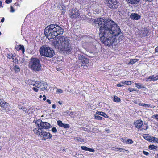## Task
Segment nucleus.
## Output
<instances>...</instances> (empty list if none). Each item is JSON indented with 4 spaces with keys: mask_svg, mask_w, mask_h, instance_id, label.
<instances>
[{
    "mask_svg": "<svg viewBox=\"0 0 158 158\" xmlns=\"http://www.w3.org/2000/svg\"><path fill=\"white\" fill-rule=\"evenodd\" d=\"M97 28L99 27V35L102 43L109 47L112 46L115 38L121 32L119 26L113 21L102 18H97L94 22Z\"/></svg>",
    "mask_w": 158,
    "mask_h": 158,
    "instance_id": "f257e3e1",
    "label": "nucleus"
},
{
    "mask_svg": "<svg viewBox=\"0 0 158 158\" xmlns=\"http://www.w3.org/2000/svg\"><path fill=\"white\" fill-rule=\"evenodd\" d=\"M52 45L66 54H71L73 50L70 40L68 37L63 35H60L53 39L52 42Z\"/></svg>",
    "mask_w": 158,
    "mask_h": 158,
    "instance_id": "f03ea898",
    "label": "nucleus"
},
{
    "mask_svg": "<svg viewBox=\"0 0 158 158\" xmlns=\"http://www.w3.org/2000/svg\"><path fill=\"white\" fill-rule=\"evenodd\" d=\"M64 31V30L61 27L56 24L49 25L44 30V34L49 40L62 34Z\"/></svg>",
    "mask_w": 158,
    "mask_h": 158,
    "instance_id": "7ed1b4c3",
    "label": "nucleus"
},
{
    "mask_svg": "<svg viewBox=\"0 0 158 158\" xmlns=\"http://www.w3.org/2000/svg\"><path fill=\"white\" fill-rule=\"evenodd\" d=\"M37 128L33 130L34 133L36 131H43V130L48 129L50 128V124L46 122H43L40 119L36 120L35 122Z\"/></svg>",
    "mask_w": 158,
    "mask_h": 158,
    "instance_id": "20e7f679",
    "label": "nucleus"
},
{
    "mask_svg": "<svg viewBox=\"0 0 158 158\" xmlns=\"http://www.w3.org/2000/svg\"><path fill=\"white\" fill-rule=\"evenodd\" d=\"M31 69L35 72L39 71L41 70V65L40 60L36 58H32L29 64Z\"/></svg>",
    "mask_w": 158,
    "mask_h": 158,
    "instance_id": "39448f33",
    "label": "nucleus"
},
{
    "mask_svg": "<svg viewBox=\"0 0 158 158\" xmlns=\"http://www.w3.org/2000/svg\"><path fill=\"white\" fill-rule=\"evenodd\" d=\"M40 55L42 56L51 58L53 56L54 51L49 47H41L40 49Z\"/></svg>",
    "mask_w": 158,
    "mask_h": 158,
    "instance_id": "423d86ee",
    "label": "nucleus"
},
{
    "mask_svg": "<svg viewBox=\"0 0 158 158\" xmlns=\"http://www.w3.org/2000/svg\"><path fill=\"white\" fill-rule=\"evenodd\" d=\"M36 131V132L34 133L40 137L42 138V140L45 141L47 139H51L52 136V135L48 132H47L44 131Z\"/></svg>",
    "mask_w": 158,
    "mask_h": 158,
    "instance_id": "0eeeda50",
    "label": "nucleus"
},
{
    "mask_svg": "<svg viewBox=\"0 0 158 158\" xmlns=\"http://www.w3.org/2000/svg\"><path fill=\"white\" fill-rule=\"evenodd\" d=\"M104 2L107 6L112 10L117 9L119 6L118 0H104Z\"/></svg>",
    "mask_w": 158,
    "mask_h": 158,
    "instance_id": "6e6552de",
    "label": "nucleus"
},
{
    "mask_svg": "<svg viewBox=\"0 0 158 158\" xmlns=\"http://www.w3.org/2000/svg\"><path fill=\"white\" fill-rule=\"evenodd\" d=\"M69 15L72 19H75L78 18L80 14L78 10L76 8H73L70 10L69 12Z\"/></svg>",
    "mask_w": 158,
    "mask_h": 158,
    "instance_id": "1a4fd4ad",
    "label": "nucleus"
},
{
    "mask_svg": "<svg viewBox=\"0 0 158 158\" xmlns=\"http://www.w3.org/2000/svg\"><path fill=\"white\" fill-rule=\"evenodd\" d=\"M0 106L2 110L7 112L10 111V106L8 103L6 102L2 98H0Z\"/></svg>",
    "mask_w": 158,
    "mask_h": 158,
    "instance_id": "9d476101",
    "label": "nucleus"
},
{
    "mask_svg": "<svg viewBox=\"0 0 158 158\" xmlns=\"http://www.w3.org/2000/svg\"><path fill=\"white\" fill-rule=\"evenodd\" d=\"M79 60L80 61L81 65V66L86 67V68L85 69H87L88 67L85 66V65L88 64L89 62V60L88 58L85 57V56L82 55H80L78 57Z\"/></svg>",
    "mask_w": 158,
    "mask_h": 158,
    "instance_id": "9b49d317",
    "label": "nucleus"
},
{
    "mask_svg": "<svg viewBox=\"0 0 158 158\" xmlns=\"http://www.w3.org/2000/svg\"><path fill=\"white\" fill-rule=\"evenodd\" d=\"M32 85L36 88L41 89V90H44L46 88L44 86V84L42 82L40 81H36L35 82V83L32 84Z\"/></svg>",
    "mask_w": 158,
    "mask_h": 158,
    "instance_id": "f8f14e48",
    "label": "nucleus"
},
{
    "mask_svg": "<svg viewBox=\"0 0 158 158\" xmlns=\"http://www.w3.org/2000/svg\"><path fill=\"white\" fill-rule=\"evenodd\" d=\"M16 55L13 54L12 53H9L7 54V57L8 59L10 60L12 59L13 62L15 64H17L18 62V59L16 57Z\"/></svg>",
    "mask_w": 158,
    "mask_h": 158,
    "instance_id": "ddd939ff",
    "label": "nucleus"
},
{
    "mask_svg": "<svg viewBox=\"0 0 158 158\" xmlns=\"http://www.w3.org/2000/svg\"><path fill=\"white\" fill-rule=\"evenodd\" d=\"M143 124V122L141 120H139L135 121L134 122V125L135 127L138 129L140 128Z\"/></svg>",
    "mask_w": 158,
    "mask_h": 158,
    "instance_id": "4468645a",
    "label": "nucleus"
},
{
    "mask_svg": "<svg viewBox=\"0 0 158 158\" xmlns=\"http://www.w3.org/2000/svg\"><path fill=\"white\" fill-rule=\"evenodd\" d=\"M15 49L18 51L21 50L23 54H24L25 52V48L23 45H16L15 46Z\"/></svg>",
    "mask_w": 158,
    "mask_h": 158,
    "instance_id": "2eb2a0df",
    "label": "nucleus"
},
{
    "mask_svg": "<svg viewBox=\"0 0 158 158\" xmlns=\"http://www.w3.org/2000/svg\"><path fill=\"white\" fill-rule=\"evenodd\" d=\"M130 17L132 19L138 20L141 17L140 15L136 13H132L130 15Z\"/></svg>",
    "mask_w": 158,
    "mask_h": 158,
    "instance_id": "dca6fc26",
    "label": "nucleus"
},
{
    "mask_svg": "<svg viewBox=\"0 0 158 158\" xmlns=\"http://www.w3.org/2000/svg\"><path fill=\"white\" fill-rule=\"evenodd\" d=\"M156 80L154 75H151L148 77L146 78V82H151L156 81Z\"/></svg>",
    "mask_w": 158,
    "mask_h": 158,
    "instance_id": "f3484780",
    "label": "nucleus"
},
{
    "mask_svg": "<svg viewBox=\"0 0 158 158\" xmlns=\"http://www.w3.org/2000/svg\"><path fill=\"white\" fill-rule=\"evenodd\" d=\"M139 105L140 106H142L145 108H154L155 107L154 106H151L150 104H145L144 103H140L139 104Z\"/></svg>",
    "mask_w": 158,
    "mask_h": 158,
    "instance_id": "a211bd4d",
    "label": "nucleus"
},
{
    "mask_svg": "<svg viewBox=\"0 0 158 158\" xmlns=\"http://www.w3.org/2000/svg\"><path fill=\"white\" fill-rule=\"evenodd\" d=\"M82 150L85 151H89L92 152H94L95 150L91 148H89L86 146H82L81 147Z\"/></svg>",
    "mask_w": 158,
    "mask_h": 158,
    "instance_id": "6ab92c4d",
    "label": "nucleus"
},
{
    "mask_svg": "<svg viewBox=\"0 0 158 158\" xmlns=\"http://www.w3.org/2000/svg\"><path fill=\"white\" fill-rule=\"evenodd\" d=\"M96 114L102 116L105 118H109V116L105 113L103 112L97 111Z\"/></svg>",
    "mask_w": 158,
    "mask_h": 158,
    "instance_id": "aec40b11",
    "label": "nucleus"
},
{
    "mask_svg": "<svg viewBox=\"0 0 158 158\" xmlns=\"http://www.w3.org/2000/svg\"><path fill=\"white\" fill-rule=\"evenodd\" d=\"M149 31L147 29H144L141 31V35L143 36H147L149 34Z\"/></svg>",
    "mask_w": 158,
    "mask_h": 158,
    "instance_id": "412c9836",
    "label": "nucleus"
},
{
    "mask_svg": "<svg viewBox=\"0 0 158 158\" xmlns=\"http://www.w3.org/2000/svg\"><path fill=\"white\" fill-rule=\"evenodd\" d=\"M144 139L149 142H151L152 137L149 136L148 135L145 134L143 136Z\"/></svg>",
    "mask_w": 158,
    "mask_h": 158,
    "instance_id": "4be33fe9",
    "label": "nucleus"
},
{
    "mask_svg": "<svg viewBox=\"0 0 158 158\" xmlns=\"http://www.w3.org/2000/svg\"><path fill=\"white\" fill-rule=\"evenodd\" d=\"M128 3L131 4H136L139 2L140 0H127Z\"/></svg>",
    "mask_w": 158,
    "mask_h": 158,
    "instance_id": "5701e85b",
    "label": "nucleus"
},
{
    "mask_svg": "<svg viewBox=\"0 0 158 158\" xmlns=\"http://www.w3.org/2000/svg\"><path fill=\"white\" fill-rule=\"evenodd\" d=\"M148 148L151 150H157L158 147L154 145H150L148 146Z\"/></svg>",
    "mask_w": 158,
    "mask_h": 158,
    "instance_id": "b1692460",
    "label": "nucleus"
},
{
    "mask_svg": "<svg viewBox=\"0 0 158 158\" xmlns=\"http://www.w3.org/2000/svg\"><path fill=\"white\" fill-rule=\"evenodd\" d=\"M138 61V59H131L128 63V65H132Z\"/></svg>",
    "mask_w": 158,
    "mask_h": 158,
    "instance_id": "393cba45",
    "label": "nucleus"
},
{
    "mask_svg": "<svg viewBox=\"0 0 158 158\" xmlns=\"http://www.w3.org/2000/svg\"><path fill=\"white\" fill-rule=\"evenodd\" d=\"M121 83L123 84H126L128 85H131L132 83L131 81H123L120 82Z\"/></svg>",
    "mask_w": 158,
    "mask_h": 158,
    "instance_id": "a878e982",
    "label": "nucleus"
},
{
    "mask_svg": "<svg viewBox=\"0 0 158 158\" xmlns=\"http://www.w3.org/2000/svg\"><path fill=\"white\" fill-rule=\"evenodd\" d=\"M135 85L136 86V87L139 89L145 88L144 86H142V84L141 83H135Z\"/></svg>",
    "mask_w": 158,
    "mask_h": 158,
    "instance_id": "bb28decb",
    "label": "nucleus"
},
{
    "mask_svg": "<svg viewBox=\"0 0 158 158\" xmlns=\"http://www.w3.org/2000/svg\"><path fill=\"white\" fill-rule=\"evenodd\" d=\"M18 108L19 109H21L24 112H26L27 111V109L25 107L21 105H19Z\"/></svg>",
    "mask_w": 158,
    "mask_h": 158,
    "instance_id": "cd10ccee",
    "label": "nucleus"
},
{
    "mask_svg": "<svg viewBox=\"0 0 158 158\" xmlns=\"http://www.w3.org/2000/svg\"><path fill=\"white\" fill-rule=\"evenodd\" d=\"M151 142L158 143V138L156 137H152Z\"/></svg>",
    "mask_w": 158,
    "mask_h": 158,
    "instance_id": "c85d7f7f",
    "label": "nucleus"
},
{
    "mask_svg": "<svg viewBox=\"0 0 158 158\" xmlns=\"http://www.w3.org/2000/svg\"><path fill=\"white\" fill-rule=\"evenodd\" d=\"M121 99L120 98L117 96H114L113 99V101L115 102H118L120 101Z\"/></svg>",
    "mask_w": 158,
    "mask_h": 158,
    "instance_id": "c756f323",
    "label": "nucleus"
},
{
    "mask_svg": "<svg viewBox=\"0 0 158 158\" xmlns=\"http://www.w3.org/2000/svg\"><path fill=\"white\" fill-rule=\"evenodd\" d=\"M62 9L60 10V13L61 14L64 15L66 12V8L64 6V8L62 7Z\"/></svg>",
    "mask_w": 158,
    "mask_h": 158,
    "instance_id": "7c9ffc66",
    "label": "nucleus"
},
{
    "mask_svg": "<svg viewBox=\"0 0 158 158\" xmlns=\"http://www.w3.org/2000/svg\"><path fill=\"white\" fill-rule=\"evenodd\" d=\"M133 143V141L131 139H127L126 144H132Z\"/></svg>",
    "mask_w": 158,
    "mask_h": 158,
    "instance_id": "2f4dec72",
    "label": "nucleus"
},
{
    "mask_svg": "<svg viewBox=\"0 0 158 158\" xmlns=\"http://www.w3.org/2000/svg\"><path fill=\"white\" fill-rule=\"evenodd\" d=\"M127 137H123V138H121V140L124 143L126 144V143H127Z\"/></svg>",
    "mask_w": 158,
    "mask_h": 158,
    "instance_id": "473e14b6",
    "label": "nucleus"
},
{
    "mask_svg": "<svg viewBox=\"0 0 158 158\" xmlns=\"http://www.w3.org/2000/svg\"><path fill=\"white\" fill-rule=\"evenodd\" d=\"M95 118L96 119L98 120H102L103 118L102 117H101L100 116H98V115H95L94 116Z\"/></svg>",
    "mask_w": 158,
    "mask_h": 158,
    "instance_id": "72a5a7b5",
    "label": "nucleus"
},
{
    "mask_svg": "<svg viewBox=\"0 0 158 158\" xmlns=\"http://www.w3.org/2000/svg\"><path fill=\"white\" fill-rule=\"evenodd\" d=\"M58 125L60 127H62L63 125V123H62L61 121L58 120L57 121Z\"/></svg>",
    "mask_w": 158,
    "mask_h": 158,
    "instance_id": "f704fd0d",
    "label": "nucleus"
},
{
    "mask_svg": "<svg viewBox=\"0 0 158 158\" xmlns=\"http://www.w3.org/2000/svg\"><path fill=\"white\" fill-rule=\"evenodd\" d=\"M70 126L69 124H63L62 127H63L65 129L69 128Z\"/></svg>",
    "mask_w": 158,
    "mask_h": 158,
    "instance_id": "c9c22d12",
    "label": "nucleus"
},
{
    "mask_svg": "<svg viewBox=\"0 0 158 158\" xmlns=\"http://www.w3.org/2000/svg\"><path fill=\"white\" fill-rule=\"evenodd\" d=\"M14 69L15 72H19L20 71V69L17 65L15 66Z\"/></svg>",
    "mask_w": 158,
    "mask_h": 158,
    "instance_id": "e433bc0d",
    "label": "nucleus"
},
{
    "mask_svg": "<svg viewBox=\"0 0 158 158\" xmlns=\"http://www.w3.org/2000/svg\"><path fill=\"white\" fill-rule=\"evenodd\" d=\"M152 118L156 119L157 121H158V114H156L154 115H153Z\"/></svg>",
    "mask_w": 158,
    "mask_h": 158,
    "instance_id": "4c0bfd02",
    "label": "nucleus"
},
{
    "mask_svg": "<svg viewBox=\"0 0 158 158\" xmlns=\"http://www.w3.org/2000/svg\"><path fill=\"white\" fill-rule=\"evenodd\" d=\"M128 90L130 92H131L133 91H136V89L135 88H129L128 89Z\"/></svg>",
    "mask_w": 158,
    "mask_h": 158,
    "instance_id": "58836bf2",
    "label": "nucleus"
},
{
    "mask_svg": "<svg viewBox=\"0 0 158 158\" xmlns=\"http://www.w3.org/2000/svg\"><path fill=\"white\" fill-rule=\"evenodd\" d=\"M52 131L53 132L56 133V132H57V129L56 128V127H54L52 128Z\"/></svg>",
    "mask_w": 158,
    "mask_h": 158,
    "instance_id": "ea45409f",
    "label": "nucleus"
},
{
    "mask_svg": "<svg viewBox=\"0 0 158 158\" xmlns=\"http://www.w3.org/2000/svg\"><path fill=\"white\" fill-rule=\"evenodd\" d=\"M12 0H6L5 3L6 4H9L11 2Z\"/></svg>",
    "mask_w": 158,
    "mask_h": 158,
    "instance_id": "a19ab883",
    "label": "nucleus"
},
{
    "mask_svg": "<svg viewBox=\"0 0 158 158\" xmlns=\"http://www.w3.org/2000/svg\"><path fill=\"white\" fill-rule=\"evenodd\" d=\"M143 153L145 155H148L149 154L148 152L143 150Z\"/></svg>",
    "mask_w": 158,
    "mask_h": 158,
    "instance_id": "79ce46f5",
    "label": "nucleus"
},
{
    "mask_svg": "<svg viewBox=\"0 0 158 158\" xmlns=\"http://www.w3.org/2000/svg\"><path fill=\"white\" fill-rule=\"evenodd\" d=\"M133 102L135 104H138L139 105V104L140 103V102L139 101H138L137 100H135L134 101H133Z\"/></svg>",
    "mask_w": 158,
    "mask_h": 158,
    "instance_id": "37998d69",
    "label": "nucleus"
},
{
    "mask_svg": "<svg viewBox=\"0 0 158 158\" xmlns=\"http://www.w3.org/2000/svg\"><path fill=\"white\" fill-rule=\"evenodd\" d=\"M10 12L13 13L15 12V10L13 7L12 6H10Z\"/></svg>",
    "mask_w": 158,
    "mask_h": 158,
    "instance_id": "c03bdc74",
    "label": "nucleus"
},
{
    "mask_svg": "<svg viewBox=\"0 0 158 158\" xmlns=\"http://www.w3.org/2000/svg\"><path fill=\"white\" fill-rule=\"evenodd\" d=\"M32 89L35 92H37L38 91V89L36 88L33 87Z\"/></svg>",
    "mask_w": 158,
    "mask_h": 158,
    "instance_id": "a18cd8bd",
    "label": "nucleus"
},
{
    "mask_svg": "<svg viewBox=\"0 0 158 158\" xmlns=\"http://www.w3.org/2000/svg\"><path fill=\"white\" fill-rule=\"evenodd\" d=\"M123 150H122V152H127L126 153H128L129 152V151H128V150H125V149H124L123 148Z\"/></svg>",
    "mask_w": 158,
    "mask_h": 158,
    "instance_id": "49530a36",
    "label": "nucleus"
},
{
    "mask_svg": "<svg viewBox=\"0 0 158 158\" xmlns=\"http://www.w3.org/2000/svg\"><path fill=\"white\" fill-rule=\"evenodd\" d=\"M121 83H118L117 84V86L118 87H121L123 86V85H121Z\"/></svg>",
    "mask_w": 158,
    "mask_h": 158,
    "instance_id": "de8ad7c7",
    "label": "nucleus"
},
{
    "mask_svg": "<svg viewBox=\"0 0 158 158\" xmlns=\"http://www.w3.org/2000/svg\"><path fill=\"white\" fill-rule=\"evenodd\" d=\"M114 148L117 149L120 152H122V150H123V148Z\"/></svg>",
    "mask_w": 158,
    "mask_h": 158,
    "instance_id": "09e8293b",
    "label": "nucleus"
},
{
    "mask_svg": "<svg viewBox=\"0 0 158 158\" xmlns=\"http://www.w3.org/2000/svg\"><path fill=\"white\" fill-rule=\"evenodd\" d=\"M46 102L49 104H51V101L49 99H47L46 100Z\"/></svg>",
    "mask_w": 158,
    "mask_h": 158,
    "instance_id": "8fccbe9b",
    "label": "nucleus"
},
{
    "mask_svg": "<svg viewBox=\"0 0 158 158\" xmlns=\"http://www.w3.org/2000/svg\"><path fill=\"white\" fill-rule=\"evenodd\" d=\"M155 51L156 52H158V46L155 48Z\"/></svg>",
    "mask_w": 158,
    "mask_h": 158,
    "instance_id": "3c124183",
    "label": "nucleus"
},
{
    "mask_svg": "<svg viewBox=\"0 0 158 158\" xmlns=\"http://www.w3.org/2000/svg\"><path fill=\"white\" fill-rule=\"evenodd\" d=\"M43 100L44 101H45L46 100V98L45 95H43Z\"/></svg>",
    "mask_w": 158,
    "mask_h": 158,
    "instance_id": "603ef678",
    "label": "nucleus"
},
{
    "mask_svg": "<svg viewBox=\"0 0 158 158\" xmlns=\"http://www.w3.org/2000/svg\"><path fill=\"white\" fill-rule=\"evenodd\" d=\"M56 105L54 104L52 105V108L55 109L56 108Z\"/></svg>",
    "mask_w": 158,
    "mask_h": 158,
    "instance_id": "864d4df0",
    "label": "nucleus"
},
{
    "mask_svg": "<svg viewBox=\"0 0 158 158\" xmlns=\"http://www.w3.org/2000/svg\"><path fill=\"white\" fill-rule=\"evenodd\" d=\"M2 1H0V8L3 7V6H2Z\"/></svg>",
    "mask_w": 158,
    "mask_h": 158,
    "instance_id": "5fc2aeb1",
    "label": "nucleus"
},
{
    "mask_svg": "<svg viewBox=\"0 0 158 158\" xmlns=\"http://www.w3.org/2000/svg\"><path fill=\"white\" fill-rule=\"evenodd\" d=\"M4 20H5V19H4V18H3L1 20V22L2 23H3L4 21Z\"/></svg>",
    "mask_w": 158,
    "mask_h": 158,
    "instance_id": "6e6d98bb",
    "label": "nucleus"
},
{
    "mask_svg": "<svg viewBox=\"0 0 158 158\" xmlns=\"http://www.w3.org/2000/svg\"><path fill=\"white\" fill-rule=\"evenodd\" d=\"M145 2H151L153 0H143Z\"/></svg>",
    "mask_w": 158,
    "mask_h": 158,
    "instance_id": "4d7b16f0",
    "label": "nucleus"
},
{
    "mask_svg": "<svg viewBox=\"0 0 158 158\" xmlns=\"http://www.w3.org/2000/svg\"><path fill=\"white\" fill-rule=\"evenodd\" d=\"M155 77L156 81L157 80H158V75L155 76Z\"/></svg>",
    "mask_w": 158,
    "mask_h": 158,
    "instance_id": "13d9d810",
    "label": "nucleus"
},
{
    "mask_svg": "<svg viewBox=\"0 0 158 158\" xmlns=\"http://www.w3.org/2000/svg\"><path fill=\"white\" fill-rule=\"evenodd\" d=\"M58 103L60 105H61L62 104V102L60 101H58Z\"/></svg>",
    "mask_w": 158,
    "mask_h": 158,
    "instance_id": "bf43d9fd",
    "label": "nucleus"
},
{
    "mask_svg": "<svg viewBox=\"0 0 158 158\" xmlns=\"http://www.w3.org/2000/svg\"><path fill=\"white\" fill-rule=\"evenodd\" d=\"M156 158H158V153L155 156Z\"/></svg>",
    "mask_w": 158,
    "mask_h": 158,
    "instance_id": "052dcab7",
    "label": "nucleus"
},
{
    "mask_svg": "<svg viewBox=\"0 0 158 158\" xmlns=\"http://www.w3.org/2000/svg\"><path fill=\"white\" fill-rule=\"evenodd\" d=\"M60 93H62V90L61 89H59Z\"/></svg>",
    "mask_w": 158,
    "mask_h": 158,
    "instance_id": "680f3d73",
    "label": "nucleus"
},
{
    "mask_svg": "<svg viewBox=\"0 0 158 158\" xmlns=\"http://www.w3.org/2000/svg\"><path fill=\"white\" fill-rule=\"evenodd\" d=\"M18 4V3H15V4L14 5H15V6H17Z\"/></svg>",
    "mask_w": 158,
    "mask_h": 158,
    "instance_id": "e2e57ef3",
    "label": "nucleus"
},
{
    "mask_svg": "<svg viewBox=\"0 0 158 158\" xmlns=\"http://www.w3.org/2000/svg\"><path fill=\"white\" fill-rule=\"evenodd\" d=\"M42 97V96L41 95H40V96L39 97V98H41Z\"/></svg>",
    "mask_w": 158,
    "mask_h": 158,
    "instance_id": "0e129e2a",
    "label": "nucleus"
},
{
    "mask_svg": "<svg viewBox=\"0 0 158 158\" xmlns=\"http://www.w3.org/2000/svg\"><path fill=\"white\" fill-rule=\"evenodd\" d=\"M147 129V127H146V129H145H145Z\"/></svg>",
    "mask_w": 158,
    "mask_h": 158,
    "instance_id": "69168bd1",
    "label": "nucleus"
},
{
    "mask_svg": "<svg viewBox=\"0 0 158 158\" xmlns=\"http://www.w3.org/2000/svg\"><path fill=\"white\" fill-rule=\"evenodd\" d=\"M1 32L0 31V35H1Z\"/></svg>",
    "mask_w": 158,
    "mask_h": 158,
    "instance_id": "338daca9",
    "label": "nucleus"
}]
</instances>
